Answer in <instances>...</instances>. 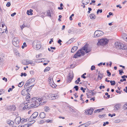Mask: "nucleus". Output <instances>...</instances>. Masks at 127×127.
<instances>
[{"instance_id": "obj_32", "label": "nucleus", "mask_w": 127, "mask_h": 127, "mask_svg": "<svg viewBox=\"0 0 127 127\" xmlns=\"http://www.w3.org/2000/svg\"><path fill=\"white\" fill-rule=\"evenodd\" d=\"M73 29H74V30H73V29H72L69 30L68 32H74V31H77V29L76 28H73Z\"/></svg>"}, {"instance_id": "obj_25", "label": "nucleus", "mask_w": 127, "mask_h": 127, "mask_svg": "<svg viewBox=\"0 0 127 127\" xmlns=\"http://www.w3.org/2000/svg\"><path fill=\"white\" fill-rule=\"evenodd\" d=\"M16 119V120H18L17 121V123L18 124H19L20 123V122H21V123H22L21 122V118L20 117H17Z\"/></svg>"}, {"instance_id": "obj_63", "label": "nucleus", "mask_w": 127, "mask_h": 127, "mask_svg": "<svg viewBox=\"0 0 127 127\" xmlns=\"http://www.w3.org/2000/svg\"><path fill=\"white\" fill-rule=\"evenodd\" d=\"M85 125V124H82L79 126L78 127H85L84 125Z\"/></svg>"}, {"instance_id": "obj_38", "label": "nucleus", "mask_w": 127, "mask_h": 127, "mask_svg": "<svg viewBox=\"0 0 127 127\" xmlns=\"http://www.w3.org/2000/svg\"><path fill=\"white\" fill-rule=\"evenodd\" d=\"M45 111L46 112H48V110L49 109V108L47 106H45L44 108Z\"/></svg>"}, {"instance_id": "obj_56", "label": "nucleus", "mask_w": 127, "mask_h": 127, "mask_svg": "<svg viewBox=\"0 0 127 127\" xmlns=\"http://www.w3.org/2000/svg\"><path fill=\"white\" fill-rule=\"evenodd\" d=\"M16 12H14L13 13H12V14H11V16L12 17H14V16L16 15Z\"/></svg>"}, {"instance_id": "obj_35", "label": "nucleus", "mask_w": 127, "mask_h": 127, "mask_svg": "<svg viewBox=\"0 0 127 127\" xmlns=\"http://www.w3.org/2000/svg\"><path fill=\"white\" fill-rule=\"evenodd\" d=\"M102 9H98L97 12H96V14H98L99 13H100L102 12Z\"/></svg>"}, {"instance_id": "obj_50", "label": "nucleus", "mask_w": 127, "mask_h": 127, "mask_svg": "<svg viewBox=\"0 0 127 127\" xmlns=\"http://www.w3.org/2000/svg\"><path fill=\"white\" fill-rule=\"evenodd\" d=\"M120 119H118L115 120V122L116 123H119L120 122Z\"/></svg>"}, {"instance_id": "obj_51", "label": "nucleus", "mask_w": 127, "mask_h": 127, "mask_svg": "<svg viewBox=\"0 0 127 127\" xmlns=\"http://www.w3.org/2000/svg\"><path fill=\"white\" fill-rule=\"evenodd\" d=\"M109 124V122H104L103 124V126H105L106 125H108Z\"/></svg>"}, {"instance_id": "obj_62", "label": "nucleus", "mask_w": 127, "mask_h": 127, "mask_svg": "<svg viewBox=\"0 0 127 127\" xmlns=\"http://www.w3.org/2000/svg\"><path fill=\"white\" fill-rule=\"evenodd\" d=\"M33 62V61H28V64H31Z\"/></svg>"}, {"instance_id": "obj_58", "label": "nucleus", "mask_w": 127, "mask_h": 127, "mask_svg": "<svg viewBox=\"0 0 127 127\" xmlns=\"http://www.w3.org/2000/svg\"><path fill=\"white\" fill-rule=\"evenodd\" d=\"M34 86V85H33L30 86L28 87L27 88L29 89H31Z\"/></svg>"}, {"instance_id": "obj_18", "label": "nucleus", "mask_w": 127, "mask_h": 127, "mask_svg": "<svg viewBox=\"0 0 127 127\" xmlns=\"http://www.w3.org/2000/svg\"><path fill=\"white\" fill-rule=\"evenodd\" d=\"M32 11L33 10L32 9H30L29 10H28L27 11V14L28 15H32L33 14Z\"/></svg>"}, {"instance_id": "obj_9", "label": "nucleus", "mask_w": 127, "mask_h": 127, "mask_svg": "<svg viewBox=\"0 0 127 127\" xmlns=\"http://www.w3.org/2000/svg\"><path fill=\"white\" fill-rule=\"evenodd\" d=\"M94 110L93 108L91 107L90 109L86 110L85 113L86 115H91L92 114Z\"/></svg>"}, {"instance_id": "obj_43", "label": "nucleus", "mask_w": 127, "mask_h": 127, "mask_svg": "<svg viewBox=\"0 0 127 127\" xmlns=\"http://www.w3.org/2000/svg\"><path fill=\"white\" fill-rule=\"evenodd\" d=\"M86 73H84L81 76V77L83 78L84 79L86 78V77L85 76V75H86Z\"/></svg>"}, {"instance_id": "obj_53", "label": "nucleus", "mask_w": 127, "mask_h": 127, "mask_svg": "<svg viewBox=\"0 0 127 127\" xmlns=\"http://www.w3.org/2000/svg\"><path fill=\"white\" fill-rule=\"evenodd\" d=\"M29 86V85L27 84V82H26V83L24 86V88L26 89L27 88V86Z\"/></svg>"}, {"instance_id": "obj_20", "label": "nucleus", "mask_w": 127, "mask_h": 127, "mask_svg": "<svg viewBox=\"0 0 127 127\" xmlns=\"http://www.w3.org/2000/svg\"><path fill=\"white\" fill-rule=\"evenodd\" d=\"M90 16L91 19H95V15L93 13L90 14Z\"/></svg>"}, {"instance_id": "obj_47", "label": "nucleus", "mask_w": 127, "mask_h": 127, "mask_svg": "<svg viewBox=\"0 0 127 127\" xmlns=\"http://www.w3.org/2000/svg\"><path fill=\"white\" fill-rule=\"evenodd\" d=\"M100 112V110L99 109H96L94 111V113H96L97 112Z\"/></svg>"}, {"instance_id": "obj_44", "label": "nucleus", "mask_w": 127, "mask_h": 127, "mask_svg": "<svg viewBox=\"0 0 127 127\" xmlns=\"http://www.w3.org/2000/svg\"><path fill=\"white\" fill-rule=\"evenodd\" d=\"M74 88L75 89V90L78 91L79 89V87L78 86L76 85L74 87Z\"/></svg>"}, {"instance_id": "obj_64", "label": "nucleus", "mask_w": 127, "mask_h": 127, "mask_svg": "<svg viewBox=\"0 0 127 127\" xmlns=\"http://www.w3.org/2000/svg\"><path fill=\"white\" fill-rule=\"evenodd\" d=\"M23 127H29V124H27L25 125Z\"/></svg>"}, {"instance_id": "obj_5", "label": "nucleus", "mask_w": 127, "mask_h": 127, "mask_svg": "<svg viewBox=\"0 0 127 127\" xmlns=\"http://www.w3.org/2000/svg\"><path fill=\"white\" fill-rule=\"evenodd\" d=\"M12 42L15 46L18 48L20 47L19 41L18 38L14 37L12 39Z\"/></svg>"}, {"instance_id": "obj_55", "label": "nucleus", "mask_w": 127, "mask_h": 127, "mask_svg": "<svg viewBox=\"0 0 127 127\" xmlns=\"http://www.w3.org/2000/svg\"><path fill=\"white\" fill-rule=\"evenodd\" d=\"M30 73L31 75H33L34 73V71L33 70L30 71Z\"/></svg>"}, {"instance_id": "obj_30", "label": "nucleus", "mask_w": 127, "mask_h": 127, "mask_svg": "<svg viewBox=\"0 0 127 127\" xmlns=\"http://www.w3.org/2000/svg\"><path fill=\"white\" fill-rule=\"evenodd\" d=\"M114 107L116 109V110H118L120 108L119 104H117L115 105L114 106Z\"/></svg>"}, {"instance_id": "obj_46", "label": "nucleus", "mask_w": 127, "mask_h": 127, "mask_svg": "<svg viewBox=\"0 0 127 127\" xmlns=\"http://www.w3.org/2000/svg\"><path fill=\"white\" fill-rule=\"evenodd\" d=\"M95 67L94 65H92L91 68V70H95Z\"/></svg>"}, {"instance_id": "obj_12", "label": "nucleus", "mask_w": 127, "mask_h": 127, "mask_svg": "<svg viewBox=\"0 0 127 127\" xmlns=\"http://www.w3.org/2000/svg\"><path fill=\"white\" fill-rule=\"evenodd\" d=\"M38 115V113L37 112H34L30 117V118L34 119L36 118Z\"/></svg>"}, {"instance_id": "obj_23", "label": "nucleus", "mask_w": 127, "mask_h": 127, "mask_svg": "<svg viewBox=\"0 0 127 127\" xmlns=\"http://www.w3.org/2000/svg\"><path fill=\"white\" fill-rule=\"evenodd\" d=\"M123 35H124L122 37L124 40L126 41H127V34L124 33L123 34Z\"/></svg>"}, {"instance_id": "obj_33", "label": "nucleus", "mask_w": 127, "mask_h": 127, "mask_svg": "<svg viewBox=\"0 0 127 127\" xmlns=\"http://www.w3.org/2000/svg\"><path fill=\"white\" fill-rule=\"evenodd\" d=\"M29 80L32 83V82H34L35 81V78H33L32 79H29Z\"/></svg>"}, {"instance_id": "obj_31", "label": "nucleus", "mask_w": 127, "mask_h": 127, "mask_svg": "<svg viewBox=\"0 0 127 127\" xmlns=\"http://www.w3.org/2000/svg\"><path fill=\"white\" fill-rule=\"evenodd\" d=\"M28 61L24 60L23 61L22 63L23 64L25 65L28 64Z\"/></svg>"}, {"instance_id": "obj_42", "label": "nucleus", "mask_w": 127, "mask_h": 127, "mask_svg": "<svg viewBox=\"0 0 127 127\" xmlns=\"http://www.w3.org/2000/svg\"><path fill=\"white\" fill-rule=\"evenodd\" d=\"M74 112L75 113V115L76 117H77L78 116V113H79V112L78 111L76 110V111H75Z\"/></svg>"}, {"instance_id": "obj_36", "label": "nucleus", "mask_w": 127, "mask_h": 127, "mask_svg": "<svg viewBox=\"0 0 127 127\" xmlns=\"http://www.w3.org/2000/svg\"><path fill=\"white\" fill-rule=\"evenodd\" d=\"M107 75L109 77L111 76V73L109 72V70H107Z\"/></svg>"}, {"instance_id": "obj_15", "label": "nucleus", "mask_w": 127, "mask_h": 127, "mask_svg": "<svg viewBox=\"0 0 127 127\" xmlns=\"http://www.w3.org/2000/svg\"><path fill=\"white\" fill-rule=\"evenodd\" d=\"M90 2V0H83L82 1V3L85 5H86Z\"/></svg>"}, {"instance_id": "obj_34", "label": "nucleus", "mask_w": 127, "mask_h": 127, "mask_svg": "<svg viewBox=\"0 0 127 127\" xmlns=\"http://www.w3.org/2000/svg\"><path fill=\"white\" fill-rule=\"evenodd\" d=\"M25 89L23 90L21 92V94L23 95H26V93L25 92Z\"/></svg>"}, {"instance_id": "obj_41", "label": "nucleus", "mask_w": 127, "mask_h": 127, "mask_svg": "<svg viewBox=\"0 0 127 127\" xmlns=\"http://www.w3.org/2000/svg\"><path fill=\"white\" fill-rule=\"evenodd\" d=\"M27 75V74L25 73H21V76L22 77L23 76H26Z\"/></svg>"}, {"instance_id": "obj_45", "label": "nucleus", "mask_w": 127, "mask_h": 127, "mask_svg": "<svg viewBox=\"0 0 127 127\" xmlns=\"http://www.w3.org/2000/svg\"><path fill=\"white\" fill-rule=\"evenodd\" d=\"M116 114L115 113H113L112 114H111L110 113H109L108 114V116H111V117H112L113 116H115Z\"/></svg>"}, {"instance_id": "obj_17", "label": "nucleus", "mask_w": 127, "mask_h": 127, "mask_svg": "<svg viewBox=\"0 0 127 127\" xmlns=\"http://www.w3.org/2000/svg\"><path fill=\"white\" fill-rule=\"evenodd\" d=\"M45 113L43 112L41 113L39 115L40 118L42 119L45 118Z\"/></svg>"}, {"instance_id": "obj_48", "label": "nucleus", "mask_w": 127, "mask_h": 127, "mask_svg": "<svg viewBox=\"0 0 127 127\" xmlns=\"http://www.w3.org/2000/svg\"><path fill=\"white\" fill-rule=\"evenodd\" d=\"M11 5V3L10 2H8L6 4V6L7 7H9Z\"/></svg>"}, {"instance_id": "obj_1", "label": "nucleus", "mask_w": 127, "mask_h": 127, "mask_svg": "<svg viewBox=\"0 0 127 127\" xmlns=\"http://www.w3.org/2000/svg\"><path fill=\"white\" fill-rule=\"evenodd\" d=\"M32 104L31 106H34V108L38 106V105H43L46 103V101H44L43 99L39 98L37 97L32 98L31 100Z\"/></svg>"}, {"instance_id": "obj_61", "label": "nucleus", "mask_w": 127, "mask_h": 127, "mask_svg": "<svg viewBox=\"0 0 127 127\" xmlns=\"http://www.w3.org/2000/svg\"><path fill=\"white\" fill-rule=\"evenodd\" d=\"M27 84L29 85V86L30 85V84L31 83V82H30L29 80L27 81Z\"/></svg>"}, {"instance_id": "obj_4", "label": "nucleus", "mask_w": 127, "mask_h": 127, "mask_svg": "<svg viewBox=\"0 0 127 127\" xmlns=\"http://www.w3.org/2000/svg\"><path fill=\"white\" fill-rule=\"evenodd\" d=\"M33 47L37 49H40L41 47V43L38 40L34 41L32 43Z\"/></svg>"}, {"instance_id": "obj_19", "label": "nucleus", "mask_w": 127, "mask_h": 127, "mask_svg": "<svg viewBox=\"0 0 127 127\" xmlns=\"http://www.w3.org/2000/svg\"><path fill=\"white\" fill-rule=\"evenodd\" d=\"M74 39H75L73 38H72L70 39L68 41L66 42V44H69L73 42Z\"/></svg>"}, {"instance_id": "obj_13", "label": "nucleus", "mask_w": 127, "mask_h": 127, "mask_svg": "<svg viewBox=\"0 0 127 127\" xmlns=\"http://www.w3.org/2000/svg\"><path fill=\"white\" fill-rule=\"evenodd\" d=\"M104 32H94V37H98L103 35Z\"/></svg>"}, {"instance_id": "obj_40", "label": "nucleus", "mask_w": 127, "mask_h": 127, "mask_svg": "<svg viewBox=\"0 0 127 127\" xmlns=\"http://www.w3.org/2000/svg\"><path fill=\"white\" fill-rule=\"evenodd\" d=\"M123 108H124L125 110L127 109V103L123 105Z\"/></svg>"}, {"instance_id": "obj_7", "label": "nucleus", "mask_w": 127, "mask_h": 127, "mask_svg": "<svg viewBox=\"0 0 127 127\" xmlns=\"http://www.w3.org/2000/svg\"><path fill=\"white\" fill-rule=\"evenodd\" d=\"M7 109L9 111H14L16 110V107L14 105L9 106L7 107Z\"/></svg>"}, {"instance_id": "obj_54", "label": "nucleus", "mask_w": 127, "mask_h": 127, "mask_svg": "<svg viewBox=\"0 0 127 127\" xmlns=\"http://www.w3.org/2000/svg\"><path fill=\"white\" fill-rule=\"evenodd\" d=\"M69 110L71 111V112H74L75 111L71 107L69 108Z\"/></svg>"}, {"instance_id": "obj_39", "label": "nucleus", "mask_w": 127, "mask_h": 127, "mask_svg": "<svg viewBox=\"0 0 127 127\" xmlns=\"http://www.w3.org/2000/svg\"><path fill=\"white\" fill-rule=\"evenodd\" d=\"M50 69L49 67H46L44 70V72H45L49 71Z\"/></svg>"}, {"instance_id": "obj_24", "label": "nucleus", "mask_w": 127, "mask_h": 127, "mask_svg": "<svg viewBox=\"0 0 127 127\" xmlns=\"http://www.w3.org/2000/svg\"><path fill=\"white\" fill-rule=\"evenodd\" d=\"M51 84H50V86H51L52 88H55L57 87V85L54 83L53 81V82L51 83Z\"/></svg>"}, {"instance_id": "obj_26", "label": "nucleus", "mask_w": 127, "mask_h": 127, "mask_svg": "<svg viewBox=\"0 0 127 127\" xmlns=\"http://www.w3.org/2000/svg\"><path fill=\"white\" fill-rule=\"evenodd\" d=\"M106 117V115L105 114H103L102 115H98V117L101 118H102L103 117Z\"/></svg>"}, {"instance_id": "obj_29", "label": "nucleus", "mask_w": 127, "mask_h": 127, "mask_svg": "<svg viewBox=\"0 0 127 127\" xmlns=\"http://www.w3.org/2000/svg\"><path fill=\"white\" fill-rule=\"evenodd\" d=\"M110 82L112 86H114L116 84V82L115 81H110Z\"/></svg>"}, {"instance_id": "obj_8", "label": "nucleus", "mask_w": 127, "mask_h": 127, "mask_svg": "<svg viewBox=\"0 0 127 127\" xmlns=\"http://www.w3.org/2000/svg\"><path fill=\"white\" fill-rule=\"evenodd\" d=\"M49 99L51 100H54L58 97L57 95L56 94H50L48 95Z\"/></svg>"}, {"instance_id": "obj_6", "label": "nucleus", "mask_w": 127, "mask_h": 127, "mask_svg": "<svg viewBox=\"0 0 127 127\" xmlns=\"http://www.w3.org/2000/svg\"><path fill=\"white\" fill-rule=\"evenodd\" d=\"M117 48L119 49H125V45L121 43L116 42L115 43Z\"/></svg>"}, {"instance_id": "obj_37", "label": "nucleus", "mask_w": 127, "mask_h": 127, "mask_svg": "<svg viewBox=\"0 0 127 127\" xmlns=\"http://www.w3.org/2000/svg\"><path fill=\"white\" fill-rule=\"evenodd\" d=\"M123 70L122 69H120L119 70V74L120 75H122V73H124V72L123 71Z\"/></svg>"}, {"instance_id": "obj_60", "label": "nucleus", "mask_w": 127, "mask_h": 127, "mask_svg": "<svg viewBox=\"0 0 127 127\" xmlns=\"http://www.w3.org/2000/svg\"><path fill=\"white\" fill-rule=\"evenodd\" d=\"M110 95H107V97H105V96L104 95V97H105V98L106 99H108L110 97Z\"/></svg>"}, {"instance_id": "obj_16", "label": "nucleus", "mask_w": 127, "mask_h": 127, "mask_svg": "<svg viewBox=\"0 0 127 127\" xmlns=\"http://www.w3.org/2000/svg\"><path fill=\"white\" fill-rule=\"evenodd\" d=\"M78 49V47L77 46L73 47L71 49V53H74L75 51H76Z\"/></svg>"}, {"instance_id": "obj_14", "label": "nucleus", "mask_w": 127, "mask_h": 127, "mask_svg": "<svg viewBox=\"0 0 127 127\" xmlns=\"http://www.w3.org/2000/svg\"><path fill=\"white\" fill-rule=\"evenodd\" d=\"M81 56V55L79 53V52L77 51L74 55L73 58H77L78 57H80Z\"/></svg>"}, {"instance_id": "obj_52", "label": "nucleus", "mask_w": 127, "mask_h": 127, "mask_svg": "<svg viewBox=\"0 0 127 127\" xmlns=\"http://www.w3.org/2000/svg\"><path fill=\"white\" fill-rule=\"evenodd\" d=\"M52 121V120H46V122L48 123H51Z\"/></svg>"}, {"instance_id": "obj_21", "label": "nucleus", "mask_w": 127, "mask_h": 127, "mask_svg": "<svg viewBox=\"0 0 127 127\" xmlns=\"http://www.w3.org/2000/svg\"><path fill=\"white\" fill-rule=\"evenodd\" d=\"M103 74L102 73H101L99 72V71L98 72V78H100V80H101L102 79L103 77Z\"/></svg>"}, {"instance_id": "obj_57", "label": "nucleus", "mask_w": 127, "mask_h": 127, "mask_svg": "<svg viewBox=\"0 0 127 127\" xmlns=\"http://www.w3.org/2000/svg\"><path fill=\"white\" fill-rule=\"evenodd\" d=\"M2 79L4 81L6 82H7V78H5V77L3 78Z\"/></svg>"}, {"instance_id": "obj_11", "label": "nucleus", "mask_w": 127, "mask_h": 127, "mask_svg": "<svg viewBox=\"0 0 127 127\" xmlns=\"http://www.w3.org/2000/svg\"><path fill=\"white\" fill-rule=\"evenodd\" d=\"M74 76L73 74L72 75L70 73H69L68 75L67 81L68 83H70L73 78Z\"/></svg>"}, {"instance_id": "obj_59", "label": "nucleus", "mask_w": 127, "mask_h": 127, "mask_svg": "<svg viewBox=\"0 0 127 127\" xmlns=\"http://www.w3.org/2000/svg\"><path fill=\"white\" fill-rule=\"evenodd\" d=\"M53 38H51L50 39V41L49 42V43L50 44H51L52 42H53Z\"/></svg>"}, {"instance_id": "obj_2", "label": "nucleus", "mask_w": 127, "mask_h": 127, "mask_svg": "<svg viewBox=\"0 0 127 127\" xmlns=\"http://www.w3.org/2000/svg\"><path fill=\"white\" fill-rule=\"evenodd\" d=\"M109 41L108 39L106 38H103L99 39L97 43L98 45H104L107 44Z\"/></svg>"}, {"instance_id": "obj_49", "label": "nucleus", "mask_w": 127, "mask_h": 127, "mask_svg": "<svg viewBox=\"0 0 127 127\" xmlns=\"http://www.w3.org/2000/svg\"><path fill=\"white\" fill-rule=\"evenodd\" d=\"M62 42V41L60 39H59L58 40L57 42L60 45H62V43H61Z\"/></svg>"}, {"instance_id": "obj_3", "label": "nucleus", "mask_w": 127, "mask_h": 127, "mask_svg": "<svg viewBox=\"0 0 127 127\" xmlns=\"http://www.w3.org/2000/svg\"><path fill=\"white\" fill-rule=\"evenodd\" d=\"M88 45L86 43L82 48L78 50L77 51L79 52V53L80 54L81 52L83 51V50L86 53H88L91 50V48H88Z\"/></svg>"}, {"instance_id": "obj_27", "label": "nucleus", "mask_w": 127, "mask_h": 127, "mask_svg": "<svg viewBox=\"0 0 127 127\" xmlns=\"http://www.w3.org/2000/svg\"><path fill=\"white\" fill-rule=\"evenodd\" d=\"M24 84V82L23 81H22L19 83L18 85V86L19 87H21L23 86Z\"/></svg>"}, {"instance_id": "obj_28", "label": "nucleus", "mask_w": 127, "mask_h": 127, "mask_svg": "<svg viewBox=\"0 0 127 127\" xmlns=\"http://www.w3.org/2000/svg\"><path fill=\"white\" fill-rule=\"evenodd\" d=\"M47 13L48 16L50 17H51V13L50 10H48L47 11Z\"/></svg>"}, {"instance_id": "obj_10", "label": "nucleus", "mask_w": 127, "mask_h": 127, "mask_svg": "<svg viewBox=\"0 0 127 127\" xmlns=\"http://www.w3.org/2000/svg\"><path fill=\"white\" fill-rule=\"evenodd\" d=\"M24 103H25L26 105L24 104V105H25V106L23 108V109L24 110H26L27 109H31L32 108H34V106H31V105L30 106H28V103H26L25 102H24Z\"/></svg>"}, {"instance_id": "obj_22", "label": "nucleus", "mask_w": 127, "mask_h": 127, "mask_svg": "<svg viewBox=\"0 0 127 127\" xmlns=\"http://www.w3.org/2000/svg\"><path fill=\"white\" fill-rule=\"evenodd\" d=\"M7 123L9 125H13L14 124L13 122L11 120H9L7 122Z\"/></svg>"}]
</instances>
